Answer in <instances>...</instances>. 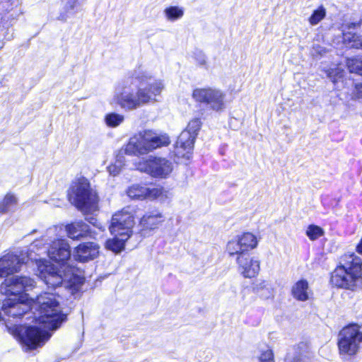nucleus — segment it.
<instances>
[{
	"label": "nucleus",
	"mask_w": 362,
	"mask_h": 362,
	"mask_svg": "<svg viewBox=\"0 0 362 362\" xmlns=\"http://www.w3.org/2000/svg\"><path fill=\"white\" fill-rule=\"evenodd\" d=\"M163 88L162 80H153L149 73L139 68L119 83L114 100L122 108L133 110L156 102Z\"/></svg>",
	"instance_id": "2"
},
{
	"label": "nucleus",
	"mask_w": 362,
	"mask_h": 362,
	"mask_svg": "<svg viewBox=\"0 0 362 362\" xmlns=\"http://www.w3.org/2000/svg\"><path fill=\"white\" fill-rule=\"evenodd\" d=\"M127 194L132 199H159L164 202L170 199L172 194L169 190L160 186L148 187L146 185L134 184L127 190Z\"/></svg>",
	"instance_id": "13"
},
{
	"label": "nucleus",
	"mask_w": 362,
	"mask_h": 362,
	"mask_svg": "<svg viewBox=\"0 0 362 362\" xmlns=\"http://www.w3.org/2000/svg\"><path fill=\"white\" fill-rule=\"evenodd\" d=\"M346 65L350 72L356 73L362 76V57L348 59L346 60Z\"/></svg>",
	"instance_id": "27"
},
{
	"label": "nucleus",
	"mask_w": 362,
	"mask_h": 362,
	"mask_svg": "<svg viewBox=\"0 0 362 362\" xmlns=\"http://www.w3.org/2000/svg\"><path fill=\"white\" fill-rule=\"evenodd\" d=\"M42 241H44V239H42L40 240H35L33 242V245H32V247H33V250L35 248V247H38L41 243H42Z\"/></svg>",
	"instance_id": "39"
},
{
	"label": "nucleus",
	"mask_w": 362,
	"mask_h": 362,
	"mask_svg": "<svg viewBox=\"0 0 362 362\" xmlns=\"http://www.w3.org/2000/svg\"><path fill=\"white\" fill-rule=\"evenodd\" d=\"M112 239H109L106 242V247L115 252L119 253L124 248V243L129 238H123V235H115Z\"/></svg>",
	"instance_id": "25"
},
{
	"label": "nucleus",
	"mask_w": 362,
	"mask_h": 362,
	"mask_svg": "<svg viewBox=\"0 0 362 362\" xmlns=\"http://www.w3.org/2000/svg\"><path fill=\"white\" fill-rule=\"evenodd\" d=\"M105 123L108 127H116L124 121V116L117 113H110L105 116Z\"/></svg>",
	"instance_id": "31"
},
{
	"label": "nucleus",
	"mask_w": 362,
	"mask_h": 362,
	"mask_svg": "<svg viewBox=\"0 0 362 362\" xmlns=\"http://www.w3.org/2000/svg\"><path fill=\"white\" fill-rule=\"evenodd\" d=\"M90 223H92L93 225L94 226H96L97 227H98L100 230H104L105 228L103 227L102 226H98L96 225V222H97V220L95 219L94 218H90V220L88 221Z\"/></svg>",
	"instance_id": "38"
},
{
	"label": "nucleus",
	"mask_w": 362,
	"mask_h": 362,
	"mask_svg": "<svg viewBox=\"0 0 362 362\" xmlns=\"http://www.w3.org/2000/svg\"><path fill=\"white\" fill-rule=\"evenodd\" d=\"M238 238L247 252L257 246L258 241L257 237L251 233H244L241 235H238Z\"/></svg>",
	"instance_id": "26"
},
{
	"label": "nucleus",
	"mask_w": 362,
	"mask_h": 362,
	"mask_svg": "<svg viewBox=\"0 0 362 362\" xmlns=\"http://www.w3.org/2000/svg\"><path fill=\"white\" fill-rule=\"evenodd\" d=\"M327 76L336 83L339 79L342 78L344 75V70L340 66L331 68L326 71Z\"/></svg>",
	"instance_id": "30"
},
{
	"label": "nucleus",
	"mask_w": 362,
	"mask_h": 362,
	"mask_svg": "<svg viewBox=\"0 0 362 362\" xmlns=\"http://www.w3.org/2000/svg\"><path fill=\"white\" fill-rule=\"evenodd\" d=\"M226 252L230 257L235 256L236 258L242 255L250 254L245 247H243V243L238 236L228 241L226 245Z\"/></svg>",
	"instance_id": "22"
},
{
	"label": "nucleus",
	"mask_w": 362,
	"mask_h": 362,
	"mask_svg": "<svg viewBox=\"0 0 362 362\" xmlns=\"http://www.w3.org/2000/svg\"><path fill=\"white\" fill-rule=\"evenodd\" d=\"M25 263V257L21 258L13 253H8L0 258V277L17 272Z\"/></svg>",
	"instance_id": "16"
},
{
	"label": "nucleus",
	"mask_w": 362,
	"mask_h": 362,
	"mask_svg": "<svg viewBox=\"0 0 362 362\" xmlns=\"http://www.w3.org/2000/svg\"><path fill=\"white\" fill-rule=\"evenodd\" d=\"M136 168L153 177L165 178L172 173L173 164L165 158L151 156L147 159L139 161Z\"/></svg>",
	"instance_id": "10"
},
{
	"label": "nucleus",
	"mask_w": 362,
	"mask_h": 362,
	"mask_svg": "<svg viewBox=\"0 0 362 362\" xmlns=\"http://www.w3.org/2000/svg\"><path fill=\"white\" fill-rule=\"evenodd\" d=\"M166 18L169 21H175L183 16L184 11L177 6H170L164 11Z\"/></svg>",
	"instance_id": "29"
},
{
	"label": "nucleus",
	"mask_w": 362,
	"mask_h": 362,
	"mask_svg": "<svg viewBox=\"0 0 362 362\" xmlns=\"http://www.w3.org/2000/svg\"><path fill=\"white\" fill-rule=\"evenodd\" d=\"M196 60L197 63L201 66H204L206 63V56L201 52L197 54Z\"/></svg>",
	"instance_id": "37"
},
{
	"label": "nucleus",
	"mask_w": 362,
	"mask_h": 362,
	"mask_svg": "<svg viewBox=\"0 0 362 362\" xmlns=\"http://www.w3.org/2000/svg\"><path fill=\"white\" fill-rule=\"evenodd\" d=\"M64 8L66 11V13H69L72 11L75 7L76 6L78 0H63Z\"/></svg>",
	"instance_id": "36"
},
{
	"label": "nucleus",
	"mask_w": 362,
	"mask_h": 362,
	"mask_svg": "<svg viewBox=\"0 0 362 362\" xmlns=\"http://www.w3.org/2000/svg\"><path fill=\"white\" fill-rule=\"evenodd\" d=\"M35 285L33 279L27 276H13L7 278L1 283L0 291L6 296H14V298L4 300L1 312L9 317L21 318L31 308L23 300H20L16 296L23 291L31 289Z\"/></svg>",
	"instance_id": "4"
},
{
	"label": "nucleus",
	"mask_w": 362,
	"mask_h": 362,
	"mask_svg": "<svg viewBox=\"0 0 362 362\" xmlns=\"http://www.w3.org/2000/svg\"><path fill=\"white\" fill-rule=\"evenodd\" d=\"M291 293L294 298L300 301H305L309 298L311 290L308 283L305 279L298 281L292 287Z\"/></svg>",
	"instance_id": "21"
},
{
	"label": "nucleus",
	"mask_w": 362,
	"mask_h": 362,
	"mask_svg": "<svg viewBox=\"0 0 362 362\" xmlns=\"http://www.w3.org/2000/svg\"><path fill=\"white\" fill-rule=\"evenodd\" d=\"M32 306L39 311L38 320L44 325L43 328L18 325L9 327L6 325L8 330L21 343L25 351L42 346L51 337L49 331L57 329L66 320V315L62 312L54 293L45 292L37 296Z\"/></svg>",
	"instance_id": "1"
},
{
	"label": "nucleus",
	"mask_w": 362,
	"mask_h": 362,
	"mask_svg": "<svg viewBox=\"0 0 362 362\" xmlns=\"http://www.w3.org/2000/svg\"><path fill=\"white\" fill-rule=\"evenodd\" d=\"M252 291L260 297L268 298L273 295L272 285L266 280H257L252 284Z\"/></svg>",
	"instance_id": "23"
},
{
	"label": "nucleus",
	"mask_w": 362,
	"mask_h": 362,
	"mask_svg": "<svg viewBox=\"0 0 362 362\" xmlns=\"http://www.w3.org/2000/svg\"><path fill=\"white\" fill-rule=\"evenodd\" d=\"M124 165V158L122 156H117L114 163L107 167L109 173L112 176L117 175Z\"/></svg>",
	"instance_id": "28"
},
{
	"label": "nucleus",
	"mask_w": 362,
	"mask_h": 362,
	"mask_svg": "<svg viewBox=\"0 0 362 362\" xmlns=\"http://www.w3.org/2000/svg\"><path fill=\"white\" fill-rule=\"evenodd\" d=\"M47 252L51 259L63 264L71 257L70 246L66 240L63 239L52 241Z\"/></svg>",
	"instance_id": "15"
},
{
	"label": "nucleus",
	"mask_w": 362,
	"mask_h": 362,
	"mask_svg": "<svg viewBox=\"0 0 362 362\" xmlns=\"http://www.w3.org/2000/svg\"><path fill=\"white\" fill-rule=\"evenodd\" d=\"M99 254V246L94 243H85L80 244L76 248L74 254L76 260L85 262L92 260L98 257Z\"/></svg>",
	"instance_id": "19"
},
{
	"label": "nucleus",
	"mask_w": 362,
	"mask_h": 362,
	"mask_svg": "<svg viewBox=\"0 0 362 362\" xmlns=\"http://www.w3.org/2000/svg\"><path fill=\"white\" fill-rule=\"evenodd\" d=\"M326 16V10L323 6H320L317 10H315L309 18V23L312 25H315L319 23Z\"/></svg>",
	"instance_id": "32"
},
{
	"label": "nucleus",
	"mask_w": 362,
	"mask_h": 362,
	"mask_svg": "<svg viewBox=\"0 0 362 362\" xmlns=\"http://www.w3.org/2000/svg\"><path fill=\"white\" fill-rule=\"evenodd\" d=\"M306 235L311 240H315L324 235V230L320 226L310 225L306 230Z\"/></svg>",
	"instance_id": "33"
},
{
	"label": "nucleus",
	"mask_w": 362,
	"mask_h": 362,
	"mask_svg": "<svg viewBox=\"0 0 362 362\" xmlns=\"http://www.w3.org/2000/svg\"><path fill=\"white\" fill-rule=\"evenodd\" d=\"M68 197L70 202L83 214H92L98 210V192L85 177H80L71 184Z\"/></svg>",
	"instance_id": "6"
},
{
	"label": "nucleus",
	"mask_w": 362,
	"mask_h": 362,
	"mask_svg": "<svg viewBox=\"0 0 362 362\" xmlns=\"http://www.w3.org/2000/svg\"><path fill=\"white\" fill-rule=\"evenodd\" d=\"M1 320H4V317L2 316V313H1V312H0V321H1Z\"/></svg>",
	"instance_id": "42"
},
{
	"label": "nucleus",
	"mask_w": 362,
	"mask_h": 362,
	"mask_svg": "<svg viewBox=\"0 0 362 362\" xmlns=\"http://www.w3.org/2000/svg\"><path fill=\"white\" fill-rule=\"evenodd\" d=\"M61 264L63 271L51 264L40 265L38 276L48 287H64L74 295L81 289L83 279L74 274V267H66V262Z\"/></svg>",
	"instance_id": "5"
},
{
	"label": "nucleus",
	"mask_w": 362,
	"mask_h": 362,
	"mask_svg": "<svg viewBox=\"0 0 362 362\" xmlns=\"http://www.w3.org/2000/svg\"><path fill=\"white\" fill-rule=\"evenodd\" d=\"M66 231L68 236L74 240L88 235L90 229L89 226L83 221H78L67 225Z\"/></svg>",
	"instance_id": "20"
},
{
	"label": "nucleus",
	"mask_w": 362,
	"mask_h": 362,
	"mask_svg": "<svg viewBox=\"0 0 362 362\" xmlns=\"http://www.w3.org/2000/svg\"><path fill=\"white\" fill-rule=\"evenodd\" d=\"M134 224V210L130 207L124 208L112 216L110 231L112 235L129 238Z\"/></svg>",
	"instance_id": "12"
},
{
	"label": "nucleus",
	"mask_w": 362,
	"mask_h": 362,
	"mask_svg": "<svg viewBox=\"0 0 362 362\" xmlns=\"http://www.w3.org/2000/svg\"><path fill=\"white\" fill-rule=\"evenodd\" d=\"M192 98L196 102L216 112H221L226 107V93L219 88L213 87L196 88L193 90Z\"/></svg>",
	"instance_id": "9"
},
{
	"label": "nucleus",
	"mask_w": 362,
	"mask_h": 362,
	"mask_svg": "<svg viewBox=\"0 0 362 362\" xmlns=\"http://www.w3.org/2000/svg\"><path fill=\"white\" fill-rule=\"evenodd\" d=\"M337 347L341 358L356 356L362 347L361 327L358 324H349L344 327L338 334Z\"/></svg>",
	"instance_id": "8"
},
{
	"label": "nucleus",
	"mask_w": 362,
	"mask_h": 362,
	"mask_svg": "<svg viewBox=\"0 0 362 362\" xmlns=\"http://www.w3.org/2000/svg\"><path fill=\"white\" fill-rule=\"evenodd\" d=\"M286 362H309L308 353L306 351H296L294 355L286 358Z\"/></svg>",
	"instance_id": "34"
},
{
	"label": "nucleus",
	"mask_w": 362,
	"mask_h": 362,
	"mask_svg": "<svg viewBox=\"0 0 362 362\" xmlns=\"http://www.w3.org/2000/svg\"><path fill=\"white\" fill-rule=\"evenodd\" d=\"M18 204L16 197L8 193L4 198L0 201V213L6 214L15 209Z\"/></svg>",
	"instance_id": "24"
},
{
	"label": "nucleus",
	"mask_w": 362,
	"mask_h": 362,
	"mask_svg": "<svg viewBox=\"0 0 362 362\" xmlns=\"http://www.w3.org/2000/svg\"><path fill=\"white\" fill-rule=\"evenodd\" d=\"M67 16L66 14H61L59 16V19L61 20H66Z\"/></svg>",
	"instance_id": "40"
},
{
	"label": "nucleus",
	"mask_w": 362,
	"mask_h": 362,
	"mask_svg": "<svg viewBox=\"0 0 362 362\" xmlns=\"http://www.w3.org/2000/svg\"><path fill=\"white\" fill-rule=\"evenodd\" d=\"M170 143V138L166 134H158L151 130H144L129 139L124 151L128 155H145L156 148L167 146Z\"/></svg>",
	"instance_id": "7"
},
{
	"label": "nucleus",
	"mask_w": 362,
	"mask_h": 362,
	"mask_svg": "<svg viewBox=\"0 0 362 362\" xmlns=\"http://www.w3.org/2000/svg\"><path fill=\"white\" fill-rule=\"evenodd\" d=\"M201 124L199 119H193L188 123L187 128L181 132L175 144L177 155L189 158Z\"/></svg>",
	"instance_id": "11"
},
{
	"label": "nucleus",
	"mask_w": 362,
	"mask_h": 362,
	"mask_svg": "<svg viewBox=\"0 0 362 362\" xmlns=\"http://www.w3.org/2000/svg\"><path fill=\"white\" fill-rule=\"evenodd\" d=\"M332 286L351 291L362 290V259L354 253L342 255L330 274Z\"/></svg>",
	"instance_id": "3"
},
{
	"label": "nucleus",
	"mask_w": 362,
	"mask_h": 362,
	"mask_svg": "<svg viewBox=\"0 0 362 362\" xmlns=\"http://www.w3.org/2000/svg\"><path fill=\"white\" fill-rule=\"evenodd\" d=\"M362 20L358 22L349 23L344 26L343 30V42L349 48L362 49V35L351 32V29L361 28Z\"/></svg>",
	"instance_id": "17"
},
{
	"label": "nucleus",
	"mask_w": 362,
	"mask_h": 362,
	"mask_svg": "<svg viewBox=\"0 0 362 362\" xmlns=\"http://www.w3.org/2000/svg\"><path fill=\"white\" fill-rule=\"evenodd\" d=\"M238 272L247 279L256 277L260 271V260L250 254L242 255L235 259Z\"/></svg>",
	"instance_id": "14"
},
{
	"label": "nucleus",
	"mask_w": 362,
	"mask_h": 362,
	"mask_svg": "<svg viewBox=\"0 0 362 362\" xmlns=\"http://www.w3.org/2000/svg\"><path fill=\"white\" fill-rule=\"evenodd\" d=\"M356 88L358 90V91L362 93V83L359 84V85H357Z\"/></svg>",
	"instance_id": "41"
},
{
	"label": "nucleus",
	"mask_w": 362,
	"mask_h": 362,
	"mask_svg": "<svg viewBox=\"0 0 362 362\" xmlns=\"http://www.w3.org/2000/svg\"><path fill=\"white\" fill-rule=\"evenodd\" d=\"M259 362H274L272 351L267 349L263 351L259 358Z\"/></svg>",
	"instance_id": "35"
},
{
	"label": "nucleus",
	"mask_w": 362,
	"mask_h": 362,
	"mask_svg": "<svg viewBox=\"0 0 362 362\" xmlns=\"http://www.w3.org/2000/svg\"><path fill=\"white\" fill-rule=\"evenodd\" d=\"M165 221L163 214L158 209H152L146 211L141 218L139 226L141 231H151L158 228Z\"/></svg>",
	"instance_id": "18"
}]
</instances>
